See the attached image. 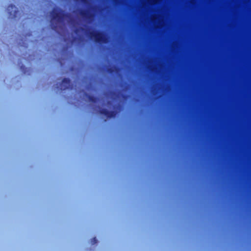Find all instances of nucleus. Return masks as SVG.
Instances as JSON below:
<instances>
[{"mask_svg": "<svg viewBox=\"0 0 251 251\" xmlns=\"http://www.w3.org/2000/svg\"><path fill=\"white\" fill-rule=\"evenodd\" d=\"M50 14L51 16V27L52 29L55 31L57 28V25L56 23H53V21L60 23L63 20L70 16L69 13L65 12L62 9L58 7H54Z\"/></svg>", "mask_w": 251, "mask_h": 251, "instance_id": "f257e3e1", "label": "nucleus"}, {"mask_svg": "<svg viewBox=\"0 0 251 251\" xmlns=\"http://www.w3.org/2000/svg\"><path fill=\"white\" fill-rule=\"evenodd\" d=\"M89 36L90 39H94L97 43H107V38L103 32L100 31H92L89 33Z\"/></svg>", "mask_w": 251, "mask_h": 251, "instance_id": "f03ea898", "label": "nucleus"}, {"mask_svg": "<svg viewBox=\"0 0 251 251\" xmlns=\"http://www.w3.org/2000/svg\"><path fill=\"white\" fill-rule=\"evenodd\" d=\"M6 11L8 14L9 18L11 19L16 18L19 12L15 5L12 4L7 6Z\"/></svg>", "mask_w": 251, "mask_h": 251, "instance_id": "7ed1b4c3", "label": "nucleus"}, {"mask_svg": "<svg viewBox=\"0 0 251 251\" xmlns=\"http://www.w3.org/2000/svg\"><path fill=\"white\" fill-rule=\"evenodd\" d=\"M60 85L61 90H65L68 89H72L73 88V85H71V80L68 78H64Z\"/></svg>", "mask_w": 251, "mask_h": 251, "instance_id": "20e7f679", "label": "nucleus"}, {"mask_svg": "<svg viewBox=\"0 0 251 251\" xmlns=\"http://www.w3.org/2000/svg\"><path fill=\"white\" fill-rule=\"evenodd\" d=\"M99 113L101 115H104L108 118L115 117L117 114L115 111H109L105 108H100L99 110Z\"/></svg>", "mask_w": 251, "mask_h": 251, "instance_id": "39448f33", "label": "nucleus"}, {"mask_svg": "<svg viewBox=\"0 0 251 251\" xmlns=\"http://www.w3.org/2000/svg\"><path fill=\"white\" fill-rule=\"evenodd\" d=\"M86 96L88 98L89 100L92 103H96L98 100V98L94 96L86 94Z\"/></svg>", "mask_w": 251, "mask_h": 251, "instance_id": "423d86ee", "label": "nucleus"}, {"mask_svg": "<svg viewBox=\"0 0 251 251\" xmlns=\"http://www.w3.org/2000/svg\"><path fill=\"white\" fill-rule=\"evenodd\" d=\"M80 15L84 18H87L88 16V12L85 10H82L80 12Z\"/></svg>", "mask_w": 251, "mask_h": 251, "instance_id": "0eeeda50", "label": "nucleus"}, {"mask_svg": "<svg viewBox=\"0 0 251 251\" xmlns=\"http://www.w3.org/2000/svg\"><path fill=\"white\" fill-rule=\"evenodd\" d=\"M114 71V67H110L107 69V72L110 73H112Z\"/></svg>", "mask_w": 251, "mask_h": 251, "instance_id": "6e6552de", "label": "nucleus"}, {"mask_svg": "<svg viewBox=\"0 0 251 251\" xmlns=\"http://www.w3.org/2000/svg\"><path fill=\"white\" fill-rule=\"evenodd\" d=\"M97 238L96 237H93L92 240H91V243L92 244H95L96 243H97Z\"/></svg>", "mask_w": 251, "mask_h": 251, "instance_id": "1a4fd4ad", "label": "nucleus"}, {"mask_svg": "<svg viewBox=\"0 0 251 251\" xmlns=\"http://www.w3.org/2000/svg\"><path fill=\"white\" fill-rule=\"evenodd\" d=\"M21 69L24 70L25 69V67L24 65H22L21 67Z\"/></svg>", "mask_w": 251, "mask_h": 251, "instance_id": "9d476101", "label": "nucleus"}, {"mask_svg": "<svg viewBox=\"0 0 251 251\" xmlns=\"http://www.w3.org/2000/svg\"><path fill=\"white\" fill-rule=\"evenodd\" d=\"M82 1L84 2L85 0H81Z\"/></svg>", "mask_w": 251, "mask_h": 251, "instance_id": "9b49d317", "label": "nucleus"}]
</instances>
